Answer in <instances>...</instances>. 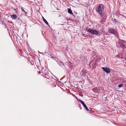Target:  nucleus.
<instances>
[{
  "label": "nucleus",
  "instance_id": "9b49d317",
  "mask_svg": "<svg viewBox=\"0 0 126 126\" xmlns=\"http://www.w3.org/2000/svg\"><path fill=\"white\" fill-rule=\"evenodd\" d=\"M84 108H85V110L87 111H90L86 106H85Z\"/></svg>",
  "mask_w": 126,
  "mask_h": 126
},
{
  "label": "nucleus",
  "instance_id": "a211bd4d",
  "mask_svg": "<svg viewBox=\"0 0 126 126\" xmlns=\"http://www.w3.org/2000/svg\"><path fill=\"white\" fill-rule=\"evenodd\" d=\"M38 73H39V74H40L41 73V72L40 71H39L38 72Z\"/></svg>",
  "mask_w": 126,
  "mask_h": 126
},
{
  "label": "nucleus",
  "instance_id": "6e6552de",
  "mask_svg": "<svg viewBox=\"0 0 126 126\" xmlns=\"http://www.w3.org/2000/svg\"><path fill=\"white\" fill-rule=\"evenodd\" d=\"M42 18L43 20L45 23L47 25H49V24L48 23V22H47L46 20L44 18V17H42Z\"/></svg>",
  "mask_w": 126,
  "mask_h": 126
},
{
  "label": "nucleus",
  "instance_id": "1a4fd4ad",
  "mask_svg": "<svg viewBox=\"0 0 126 126\" xmlns=\"http://www.w3.org/2000/svg\"><path fill=\"white\" fill-rule=\"evenodd\" d=\"M68 12L70 14H73V13L72 12V11L71 9L68 8Z\"/></svg>",
  "mask_w": 126,
  "mask_h": 126
},
{
  "label": "nucleus",
  "instance_id": "f3484780",
  "mask_svg": "<svg viewBox=\"0 0 126 126\" xmlns=\"http://www.w3.org/2000/svg\"><path fill=\"white\" fill-rule=\"evenodd\" d=\"M84 107H85V106H86L84 104L83 105Z\"/></svg>",
  "mask_w": 126,
  "mask_h": 126
},
{
  "label": "nucleus",
  "instance_id": "dca6fc26",
  "mask_svg": "<svg viewBox=\"0 0 126 126\" xmlns=\"http://www.w3.org/2000/svg\"><path fill=\"white\" fill-rule=\"evenodd\" d=\"M84 107H85V106H86L84 104L83 105Z\"/></svg>",
  "mask_w": 126,
  "mask_h": 126
},
{
  "label": "nucleus",
  "instance_id": "0eeeda50",
  "mask_svg": "<svg viewBox=\"0 0 126 126\" xmlns=\"http://www.w3.org/2000/svg\"><path fill=\"white\" fill-rule=\"evenodd\" d=\"M11 17L13 19H15L17 17V16L16 15H12L11 16Z\"/></svg>",
  "mask_w": 126,
  "mask_h": 126
},
{
  "label": "nucleus",
  "instance_id": "9d476101",
  "mask_svg": "<svg viewBox=\"0 0 126 126\" xmlns=\"http://www.w3.org/2000/svg\"><path fill=\"white\" fill-rule=\"evenodd\" d=\"M114 20L115 22L117 23H118L119 24L120 23V22L119 21H118L116 19H114Z\"/></svg>",
  "mask_w": 126,
  "mask_h": 126
},
{
  "label": "nucleus",
  "instance_id": "ddd939ff",
  "mask_svg": "<svg viewBox=\"0 0 126 126\" xmlns=\"http://www.w3.org/2000/svg\"><path fill=\"white\" fill-rule=\"evenodd\" d=\"M123 84H121L120 85H118V86L119 87H121L123 86Z\"/></svg>",
  "mask_w": 126,
  "mask_h": 126
},
{
  "label": "nucleus",
  "instance_id": "f03ea898",
  "mask_svg": "<svg viewBox=\"0 0 126 126\" xmlns=\"http://www.w3.org/2000/svg\"><path fill=\"white\" fill-rule=\"evenodd\" d=\"M86 30L87 32H90L92 34H96V35H98L99 34L98 31L95 30L90 29L87 28H86Z\"/></svg>",
  "mask_w": 126,
  "mask_h": 126
},
{
  "label": "nucleus",
  "instance_id": "7ed1b4c3",
  "mask_svg": "<svg viewBox=\"0 0 126 126\" xmlns=\"http://www.w3.org/2000/svg\"><path fill=\"white\" fill-rule=\"evenodd\" d=\"M96 11L100 16H102L103 15V9L100 5L98 6L97 8L96 9Z\"/></svg>",
  "mask_w": 126,
  "mask_h": 126
},
{
  "label": "nucleus",
  "instance_id": "2eb2a0df",
  "mask_svg": "<svg viewBox=\"0 0 126 126\" xmlns=\"http://www.w3.org/2000/svg\"><path fill=\"white\" fill-rule=\"evenodd\" d=\"M75 97H76V98H77V100H78V101H79V100H78V97L76 96V95H75Z\"/></svg>",
  "mask_w": 126,
  "mask_h": 126
},
{
  "label": "nucleus",
  "instance_id": "20e7f679",
  "mask_svg": "<svg viewBox=\"0 0 126 126\" xmlns=\"http://www.w3.org/2000/svg\"><path fill=\"white\" fill-rule=\"evenodd\" d=\"M100 18L101 19H102L100 21V22L101 23H103L105 22V19L107 18L106 16H104L103 15L101 16V17Z\"/></svg>",
  "mask_w": 126,
  "mask_h": 126
},
{
  "label": "nucleus",
  "instance_id": "423d86ee",
  "mask_svg": "<svg viewBox=\"0 0 126 126\" xmlns=\"http://www.w3.org/2000/svg\"><path fill=\"white\" fill-rule=\"evenodd\" d=\"M109 32L110 33H112L115 35L117 34V32L116 31L114 30L113 29H111L109 30Z\"/></svg>",
  "mask_w": 126,
  "mask_h": 126
},
{
  "label": "nucleus",
  "instance_id": "f257e3e1",
  "mask_svg": "<svg viewBox=\"0 0 126 126\" xmlns=\"http://www.w3.org/2000/svg\"><path fill=\"white\" fill-rule=\"evenodd\" d=\"M126 44V42L124 40H121L119 41L118 43V46L120 47L123 48H125L126 47L125 46Z\"/></svg>",
  "mask_w": 126,
  "mask_h": 126
},
{
  "label": "nucleus",
  "instance_id": "4468645a",
  "mask_svg": "<svg viewBox=\"0 0 126 126\" xmlns=\"http://www.w3.org/2000/svg\"><path fill=\"white\" fill-rule=\"evenodd\" d=\"M21 9L22 10V11H23V12H25V10H24V9H23V8H22H22H21Z\"/></svg>",
  "mask_w": 126,
  "mask_h": 126
},
{
  "label": "nucleus",
  "instance_id": "6ab92c4d",
  "mask_svg": "<svg viewBox=\"0 0 126 126\" xmlns=\"http://www.w3.org/2000/svg\"><path fill=\"white\" fill-rule=\"evenodd\" d=\"M126 59H125V60H126Z\"/></svg>",
  "mask_w": 126,
  "mask_h": 126
},
{
  "label": "nucleus",
  "instance_id": "f8f14e48",
  "mask_svg": "<svg viewBox=\"0 0 126 126\" xmlns=\"http://www.w3.org/2000/svg\"><path fill=\"white\" fill-rule=\"evenodd\" d=\"M79 101H80L82 105H83L84 103V102L82 100L79 99Z\"/></svg>",
  "mask_w": 126,
  "mask_h": 126
},
{
  "label": "nucleus",
  "instance_id": "39448f33",
  "mask_svg": "<svg viewBox=\"0 0 126 126\" xmlns=\"http://www.w3.org/2000/svg\"><path fill=\"white\" fill-rule=\"evenodd\" d=\"M102 68L106 72L108 73H109L110 72V70L107 67H102Z\"/></svg>",
  "mask_w": 126,
  "mask_h": 126
}]
</instances>
